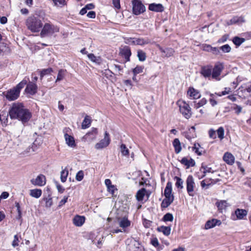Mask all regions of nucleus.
<instances>
[{
	"mask_svg": "<svg viewBox=\"0 0 251 251\" xmlns=\"http://www.w3.org/2000/svg\"><path fill=\"white\" fill-rule=\"evenodd\" d=\"M179 108L180 112L187 119H189L192 116L191 108L189 105L185 101L179 100L176 103Z\"/></svg>",
	"mask_w": 251,
	"mask_h": 251,
	"instance_id": "20e7f679",
	"label": "nucleus"
},
{
	"mask_svg": "<svg viewBox=\"0 0 251 251\" xmlns=\"http://www.w3.org/2000/svg\"><path fill=\"white\" fill-rule=\"evenodd\" d=\"M158 48L160 51L162 53L165 54V56L167 57H169L173 55L174 53L175 52V50L171 48H167L166 49H163L162 47L158 45Z\"/></svg>",
	"mask_w": 251,
	"mask_h": 251,
	"instance_id": "5701e85b",
	"label": "nucleus"
},
{
	"mask_svg": "<svg viewBox=\"0 0 251 251\" xmlns=\"http://www.w3.org/2000/svg\"><path fill=\"white\" fill-rule=\"evenodd\" d=\"M212 67L211 66H205L201 68V74L204 77H209L212 75Z\"/></svg>",
	"mask_w": 251,
	"mask_h": 251,
	"instance_id": "f3484780",
	"label": "nucleus"
},
{
	"mask_svg": "<svg viewBox=\"0 0 251 251\" xmlns=\"http://www.w3.org/2000/svg\"><path fill=\"white\" fill-rule=\"evenodd\" d=\"M173 146L176 153H179L181 151L180 142L178 139L176 138L173 142Z\"/></svg>",
	"mask_w": 251,
	"mask_h": 251,
	"instance_id": "cd10ccee",
	"label": "nucleus"
},
{
	"mask_svg": "<svg viewBox=\"0 0 251 251\" xmlns=\"http://www.w3.org/2000/svg\"><path fill=\"white\" fill-rule=\"evenodd\" d=\"M234 157L230 153L226 152L223 156V160L228 164L232 165L234 162Z\"/></svg>",
	"mask_w": 251,
	"mask_h": 251,
	"instance_id": "b1692460",
	"label": "nucleus"
},
{
	"mask_svg": "<svg viewBox=\"0 0 251 251\" xmlns=\"http://www.w3.org/2000/svg\"><path fill=\"white\" fill-rule=\"evenodd\" d=\"M120 53L125 57L126 61L130 60V56L131 54L130 49L128 46L124 47L120 50Z\"/></svg>",
	"mask_w": 251,
	"mask_h": 251,
	"instance_id": "dca6fc26",
	"label": "nucleus"
},
{
	"mask_svg": "<svg viewBox=\"0 0 251 251\" xmlns=\"http://www.w3.org/2000/svg\"><path fill=\"white\" fill-rule=\"evenodd\" d=\"M65 71L64 70H60L59 71L56 82L62 80L65 75Z\"/></svg>",
	"mask_w": 251,
	"mask_h": 251,
	"instance_id": "09e8293b",
	"label": "nucleus"
},
{
	"mask_svg": "<svg viewBox=\"0 0 251 251\" xmlns=\"http://www.w3.org/2000/svg\"><path fill=\"white\" fill-rule=\"evenodd\" d=\"M132 10L135 15H138L144 13L146 10V7L139 0H132Z\"/></svg>",
	"mask_w": 251,
	"mask_h": 251,
	"instance_id": "39448f33",
	"label": "nucleus"
},
{
	"mask_svg": "<svg viewBox=\"0 0 251 251\" xmlns=\"http://www.w3.org/2000/svg\"><path fill=\"white\" fill-rule=\"evenodd\" d=\"M44 201H45L46 206L50 207L52 204V199L50 198H46L44 199Z\"/></svg>",
	"mask_w": 251,
	"mask_h": 251,
	"instance_id": "864d4df0",
	"label": "nucleus"
},
{
	"mask_svg": "<svg viewBox=\"0 0 251 251\" xmlns=\"http://www.w3.org/2000/svg\"><path fill=\"white\" fill-rule=\"evenodd\" d=\"M44 17L35 14L33 16L28 17L26 20V25L27 28L33 32H38L43 26L42 20Z\"/></svg>",
	"mask_w": 251,
	"mask_h": 251,
	"instance_id": "f03ea898",
	"label": "nucleus"
},
{
	"mask_svg": "<svg viewBox=\"0 0 251 251\" xmlns=\"http://www.w3.org/2000/svg\"><path fill=\"white\" fill-rule=\"evenodd\" d=\"M220 49L225 53L229 52L231 50V48L228 44L221 47Z\"/></svg>",
	"mask_w": 251,
	"mask_h": 251,
	"instance_id": "8fccbe9b",
	"label": "nucleus"
},
{
	"mask_svg": "<svg viewBox=\"0 0 251 251\" xmlns=\"http://www.w3.org/2000/svg\"><path fill=\"white\" fill-rule=\"evenodd\" d=\"M212 46L210 45L204 44L202 45V50L204 51L210 52Z\"/></svg>",
	"mask_w": 251,
	"mask_h": 251,
	"instance_id": "bf43d9fd",
	"label": "nucleus"
},
{
	"mask_svg": "<svg viewBox=\"0 0 251 251\" xmlns=\"http://www.w3.org/2000/svg\"><path fill=\"white\" fill-rule=\"evenodd\" d=\"M247 215V211L242 209H237L235 211V214L232 215L231 218L233 220L242 219Z\"/></svg>",
	"mask_w": 251,
	"mask_h": 251,
	"instance_id": "9b49d317",
	"label": "nucleus"
},
{
	"mask_svg": "<svg viewBox=\"0 0 251 251\" xmlns=\"http://www.w3.org/2000/svg\"><path fill=\"white\" fill-rule=\"evenodd\" d=\"M30 182L34 185L43 186L46 184V177L44 175L40 174L36 178L32 179Z\"/></svg>",
	"mask_w": 251,
	"mask_h": 251,
	"instance_id": "6e6552de",
	"label": "nucleus"
},
{
	"mask_svg": "<svg viewBox=\"0 0 251 251\" xmlns=\"http://www.w3.org/2000/svg\"><path fill=\"white\" fill-rule=\"evenodd\" d=\"M112 69L114 70L116 72H120L122 71L123 68L121 66L117 64H114L112 66Z\"/></svg>",
	"mask_w": 251,
	"mask_h": 251,
	"instance_id": "5fc2aeb1",
	"label": "nucleus"
},
{
	"mask_svg": "<svg viewBox=\"0 0 251 251\" xmlns=\"http://www.w3.org/2000/svg\"><path fill=\"white\" fill-rule=\"evenodd\" d=\"M88 57L89 59H90L93 62H96L97 57L93 53H90L88 55Z\"/></svg>",
	"mask_w": 251,
	"mask_h": 251,
	"instance_id": "338daca9",
	"label": "nucleus"
},
{
	"mask_svg": "<svg viewBox=\"0 0 251 251\" xmlns=\"http://www.w3.org/2000/svg\"><path fill=\"white\" fill-rule=\"evenodd\" d=\"M230 90V88H226L225 91H222L221 93H219V94L216 93V94H217L219 96H222L223 95H225L227 94H228L229 93Z\"/></svg>",
	"mask_w": 251,
	"mask_h": 251,
	"instance_id": "680f3d73",
	"label": "nucleus"
},
{
	"mask_svg": "<svg viewBox=\"0 0 251 251\" xmlns=\"http://www.w3.org/2000/svg\"><path fill=\"white\" fill-rule=\"evenodd\" d=\"M218 138L222 140L224 138V129L223 127H220L217 130Z\"/></svg>",
	"mask_w": 251,
	"mask_h": 251,
	"instance_id": "de8ad7c7",
	"label": "nucleus"
},
{
	"mask_svg": "<svg viewBox=\"0 0 251 251\" xmlns=\"http://www.w3.org/2000/svg\"><path fill=\"white\" fill-rule=\"evenodd\" d=\"M59 31V28L56 25L50 23H46L41 30V35L42 37L50 36Z\"/></svg>",
	"mask_w": 251,
	"mask_h": 251,
	"instance_id": "7ed1b4c3",
	"label": "nucleus"
},
{
	"mask_svg": "<svg viewBox=\"0 0 251 251\" xmlns=\"http://www.w3.org/2000/svg\"><path fill=\"white\" fill-rule=\"evenodd\" d=\"M137 56L138 57L139 60L141 61H145L146 58V53L142 50H138Z\"/></svg>",
	"mask_w": 251,
	"mask_h": 251,
	"instance_id": "a19ab883",
	"label": "nucleus"
},
{
	"mask_svg": "<svg viewBox=\"0 0 251 251\" xmlns=\"http://www.w3.org/2000/svg\"><path fill=\"white\" fill-rule=\"evenodd\" d=\"M172 184L171 182H168L166 187L164 190V196L166 199H174V197L172 194Z\"/></svg>",
	"mask_w": 251,
	"mask_h": 251,
	"instance_id": "2eb2a0df",
	"label": "nucleus"
},
{
	"mask_svg": "<svg viewBox=\"0 0 251 251\" xmlns=\"http://www.w3.org/2000/svg\"><path fill=\"white\" fill-rule=\"evenodd\" d=\"M174 201V199H166L165 198L162 203H161V207L162 208H167Z\"/></svg>",
	"mask_w": 251,
	"mask_h": 251,
	"instance_id": "c9c22d12",
	"label": "nucleus"
},
{
	"mask_svg": "<svg viewBox=\"0 0 251 251\" xmlns=\"http://www.w3.org/2000/svg\"><path fill=\"white\" fill-rule=\"evenodd\" d=\"M151 244L155 247H157L159 245V242L156 238L153 239L151 241Z\"/></svg>",
	"mask_w": 251,
	"mask_h": 251,
	"instance_id": "774afa93",
	"label": "nucleus"
},
{
	"mask_svg": "<svg viewBox=\"0 0 251 251\" xmlns=\"http://www.w3.org/2000/svg\"><path fill=\"white\" fill-rule=\"evenodd\" d=\"M174 180H176L175 185H176V186L177 188H179L180 189H182L183 188V181L182 180V179L181 178H180L177 176H175L174 177Z\"/></svg>",
	"mask_w": 251,
	"mask_h": 251,
	"instance_id": "473e14b6",
	"label": "nucleus"
},
{
	"mask_svg": "<svg viewBox=\"0 0 251 251\" xmlns=\"http://www.w3.org/2000/svg\"><path fill=\"white\" fill-rule=\"evenodd\" d=\"M42 195V190L39 189H32L30 190V195L35 198H39Z\"/></svg>",
	"mask_w": 251,
	"mask_h": 251,
	"instance_id": "7c9ffc66",
	"label": "nucleus"
},
{
	"mask_svg": "<svg viewBox=\"0 0 251 251\" xmlns=\"http://www.w3.org/2000/svg\"><path fill=\"white\" fill-rule=\"evenodd\" d=\"M174 220V217L172 214L170 213H166L163 217L162 220L164 222H172Z\"/></svg>",
	"mask_w": 251,
	"mask_h": 251,
	"instance_id": "79ce46f5",
	"label": "nucleus"
},
{
	"mask_svg": "<svg viewBox=\"0 0 251 251\" xmlns=\"http://www.w3.org/2000/svg\"><path fill=\"white\" fill-rule=\"evenodd\" d=\"M10 117L12 119H18L23 123H26L31 118V114L21 103H14L9 111Z\"/></svg>",
	"mask_w": 251,
	"mask_h": 251,
	"instance_id": "f257e3e1",
	"label": "nucleus"
},
{
	"mask_svg": "<svg viewBox=\"0 0 251 251\" xmlns=\"http://www.w3.org/2000/svg\"><path fill=\"white\" fill-rule=\"evenodd\" d=\"M149 9L156 12H161L164 11V8L161 4L153 3L149 5Z\"/></svg>",
	"mask_w": 251,
	"mask_h": 251,
	"instance_id": "aec40b11",
	"label": "nucleus"
},
{
	"mask_svg": "<svg viewBox=\"0 0 251 251\" xmlns=\"http://www.w3.org/2000/svg\"><path fill=\"white\" fill-rule=\"evenodd\" d=\"M110 138L109 133L105 131L103 139H101L99 143L95 145V149L100 150L107 147L110 144Z\"/></svg>",
	"mask_w": 251,
	"mask_h": 251,
	"instance_id": "423d86ee",
	"label": "nucleus"
},
{
	"mask_svg": "<svg viewBox=\"0 0 251 251\" xmlns=\"http://www.w3.org/2000/svg\"><path fill=\"white\" fill-rule=\"evenodd\" d=\"M85 221V217L78 215H75L73 219V223L76 226H81Z\"/></svg>",
	"mask_w": 251,
	"mask_h": 251,
	"instance_id": "4468645a",
	"label": "nucleus"
},
{
	"mask_svg": "<svg viewBox=\"0 0 251 251\" xmlns=\"http://www.w3.org/2000/svg\"><path fill=\"white\" fill-rule=\"evenodd\" d=\"M215 183L216 181H214V180L212 178H210L209 179H205L202 180L201 181V184L202 188H204Z\"/></svg>",
	"mask_w": 251,
	"mask_h": 251,
	"instance_id": "2f4dec72",
	"label": "nucleus"
},
{
	"mask_svg": "<svg viewBox=\"0 0 251 251\" xmlns=\"http://www.w3.org/2000/svg\"><path fill=\"white\" fill-rule=\"evenodd\" d=\"M112 3L116 8H120L121 6L120 3V0H112Z\"/></svg>",
	"mask_w": 251,
	"mask_h": 251,
	"instance_id": "052dcab7",
	"label": "nucleus"
},
{
	"mask_svg": "<svg viewBox=\"0 0 251 251\" xmlns=\"http://www.w3.org/2000/svg\"><path fill=\"white\" fill-rule=\"evenodd\" d=\"M209 136L211 138L215 139L216 138V131L213 129H210L209 131Z\"/></svg>",
	"mask_w": 251,
	"mask_h": 251,
	"instance_id": "13d9d810",
	"label": "nucleus"
},
{
	"mask_svg": "<svg viewBox=\"0 0 251 251\" xmlns=\"http://www.w3.org/2000/svg\"><path fill=\"white\" fill-rule=\"evenodd\" d=\"M195 187V182L193 177L189 175L186 179V189L189 196L193 197L194 196V190Z\"/></svg>",
	"mask_w": 251,
	"mask_h": 251,
	"instance_id": "0eeeda50",
	"label": "nucleus"
},
{
	"mask_svg": "<svg viewBox=\"0 0 251 251\" xmlns=\"http://www.w3.org/2000/svg\"><path fill=\"white\" fill-rule=\"evenodd\" d=\"M245 41V39L244 38H240L238 36L234 37L232 39L233 43L237 46L241 45Z\"/></svg>",
	"mask_w": 251,
	"mask_h": 251,
	"instance_id": "4c0bfd02",
	"label": "nucleus"
},
{
	"mask_svg": "<svg viewBox=\"0 0 251 251\" xmlns=\"http://www.w3.org/2000/svg\"><path fill=\"white\" fill-rule=\"evenodd\" d=\"M207 102V100L205 98H203L201 99L199 102H194V108L196 109H198L200 107L205 105Z\"/></svg>",
	"mask_w": 251,
	"mask_h": 251,
	"instance_id": "e433bc0d",
	"label": "nucleus"
},
{
	"mask_svg": "<svg viewBox=\"0 0 251 251\" xmlns=\"http://www.w3.org/2000/svg\"><path fill=\"white\" fill-rule=\"evenodd\" d=\"M84 177V173L82 171H79L78 172V173L76 174L75 176V178L77 181H81L83 179Z\"/></svg>",
	"mask_w": 251,
	"mask_h": 251,
	"instance_id": "3c124183",
	"label": "nucleus"
},
{
	"mask_svg": "<svg viewBox=\"0 0 251 251\" xmlns=\"http://www.w3.org/2000/svg\"><path fill=\"white\" fill-rule=\"evenodd\" d=\"M228 35L225 34L220 39H219L218 41L219 43H224L227 41L228 38Z\"/></svg>",
	"mask_w": 251,
	"mask_h": 251,
	"instance_id": "6e6d98bb",
	"label": "nucleus"
},
{
	"mask_svg": "<svg viewBox=\"0 0 251 251\" xmlns=\"http://www.w3.org/2000/svg\"><path fill=\"white\" fill-rule=\"evenodd\" d=\"M55 5L61 6L65 5V0H52Z\"/></svg>",
	"mask_w": 251,
	"mask_h": 251,
	"instance_id": "603ef678",
	"label": "nucleus"
},
{
	"mask_svg": "<svg viewBox=\"0 0 251 251\" xmlns=\"http://www.w3.org/2000/svg\"><path fill=\"white\" fill-rule=\"evenodd\" d=\"M64 138L67 145L71 148H74L76 145L74 138L67 133L64 134Z\"/></svg>",
	"mask_w": 251,
	"mask_h": 251,
	"instance_id": "4be33fe9",
	"label": "nucleus"
},
{
	"mask_svg": "<svg viewBox=\"0 0 251 251\" xmlns=\"http://www.w3.org/2000/svg\"><path fill=\"white\" fill-rule=\"evenodd\" d=\"M245 20L242 17L235 16L233 17L230 20L226 22V25H232L233 24H241L244 23Z\"/></svg>",
	"mask_w": 251,
	"mask_h": 251,
	"instance_id": "412c9836",
	"label": "nucleus"
},
{
	"mask_svg": "<svg viewBox=\"0 0 251 251\" xmlns=\"http://www.w3.org/2000/svg\"><path fill=\"white\" fill-rule=\"evenodd\" d=\"M121 151L123 155L128 156L129 155V151L125 144L121 145Z\"/></svg>",
	"mask_w": 251,
	"mask_h": 251,
	"instance_id": "c03bdc74",
	"label": "nucleus"
},
{
	"mask_svg": "<svg viewBox=\"0 0 251 251\" xmlns=\"http://www.w3.org/2000/svg\"><path fill=\"white\" fill-rule=\"evenodd\" d=\"M201 169H203V175L202 177H204L206 175V173H213L214 171L212 170V168L211 167H209L207 166H203V165L201 166Z\"/></svg>",
	"mask_w": 251,
	"mask_h": 251,
	"instance_id": "a18cd8bd",
	"label": "nucleus"
},
{
	"mask_svg": "<svg viewBox=\"0 0 251 251\" xmlns=\"http://www.w3.org/2000/svg\"><path fill=\"white\" fill-rule=\"evenodd\" d=\"M87 16L89 18H92V19H94L96 17V13L95 11H89L87 14Z\"/></svg>",
	"mask_w": 251,
	"mask_h": 251,
	"instance_id": "69168bd1",
	"label": "nucleus"
},
{
	"mask_svg": "<svg viewBox=\"0 0 251 251\" xmlns=\"http://www.w3.org/2000/svg\"><path fill=\"white\" fill-rule=\"evenodd\" d=\"M136 41V45L141 46L146 45L150 43V40L149 39L137 38Z\"/></svg>",
	"mask_w": 251,
	"mask_h": 251,
	"instance_id": "ea45409f",
	"label": "nucleus"
},
{
	"mask_svg": "<svg viewBox=\"0 0 251 251\" xmlns=\"http://www.w3.org/2000/svg\"><path fill=\"white\" fill-rule=\"evenodd\" d=\"M26 87L25 89V91L26 93L33 95L37 92V86L33 82H29L28 83H27Z\"/></svg>",
	"mask_w": 251,
	"mask_h": 251,
	"instance_id": "f8f14e48",
	"label": "nucleus"
},
{
	"mask_svg": "<svg viewBox=\"0 0 251 251\" xmlns=\"http://www.w3.org/2000/svg\"><path fill=\"white\" fill-rule=\"evenodd\" d=\"M144 67L141 66H137L133 70V73L135 75L143 72Z\"/></svg>",
	"mask_w": 251,
	"mask_h": 251,
	"instance_id": "49530a36",
	"label": "nucleus"
},
{
	"mask_svg": "<svg viewBox=\"0 0 251 251\" xmlns=\"http://www.w3.org/2000/svg\"><path fill=\"white\" fill-rule=\"evenodd\" d=\"M29 80L28 78H25L22 81H21L15 88L16 90H18L19 91V92L20 93L21 90L25 85L27 84V81Z\"/></svg>",
	"mask_w": 251,
	"mask_h": 251,
	"instance_id": "72a5a7b5",
	"label": "nucleus"
},
{
	"mask_svg": "<svg viewBox=\"0 0 251 251\" xmlns=\"http://www.w3.org/2000/svg\"><path fill=\"white\" fill-rule=\"evenodd\" d=\"M223 69V66L222 64H216L212 70V78L217 79L218 77V76L220 75Z\"/></svg>",
	"mask_w": 251,
	"mask_h": 251,
	"instance_id": "ddd939ff",
	"label": "nucleus"
},
{
	"mask_svg": "<svg viewBox=\"0 0 251 251\" xmlns=\"http://www.w3.org/2000/svg\"><path fill=\"white\" fill-rule=\"evenodd\" d=\"M200 147V145L198 144L197 145L195 144L194 146L193 147V149L195 150V152L199 155H201V152L199 151V148Z\"/></svg>",
	"mask_w": 251,
	"mask_h": 251,
	"instance_id": "0e129e2a",
	"label": "nucleus"
},
{
	"mask_svg": "<svg viewBox=\"0 0 251 251\" xmlns=\"http://www.w3.org/2000/svg\"><path fill=\"white\" fill-rule=\"evenodd\" d=\"M157 230L159 232H162L165 235L168 236L170 234L171 228L170 226H162L158 227Z\"/></svg>",
	"mask_w": 251,
	"mask_h": 251,
	"instance_id": "bb28decb",
	"label": "nucleus"
},
{
	"mask_svg": "<svg viewBox=\"0 0 251 251\" xmlns=\"http://www.w3.org/2000/svg\"><path fill=\"white\" fill-rule=\"evenodd\" d=\"M68 197V196H65L63 199L59 202L58 206L61 207L64 204H65V203L67 201Z\"/></svg>",
	"mask_w": 251,
	"mask_h": 251,
	"instance_id": "e2e57ef3",
	"label": "nucleus"
},
{
	"mask_svg": "<svg viewBox=\"0 0 251 251\" xmlns=\"http://www.w3.org/2000/svg\"><path fill=\"white\" fill-rule=\"evenodd\" d=\"M68 175V171L67 169H65L61 172L60 179L62 182H65L66 181Z\"/></svg>",
	"mask_w": 251,
	"mask_h": 251,
	"instance_id": "58836bf2",
	"label": "nucleus"
},
{
	"mask_svg": "<svg viewBox=\"0 0 251 251\" xmlns=\"http://www.w3.org/2000/svg\"><path fill=\"white\" fill-rule=\"evenodd\" d=\"M91 118L88 116H86L83 120L81 127L82 129H86L89 127L91 125Z\"/></svg>",
	"mask_w": 251,
	"mask_h": 251,
	"instance_id": "c85d7f7f",
	"label": "nucleus"
},
{
	"mask_svg": "<svg viewBox=\"0 0 251 251\" xmlns=\"http://www.w3.org/2000/svg\"><path fill=\"white\" fill-rule=\"evenodd\" d=\"M52 72V69L50 68L46 69H43L40 72V78L42 79L43 77Z\"/></svg>",
	"mask_w": 251,
	"mask_h": 251,
	"instance_id": "37998d69",
	"label": "nucleus"
},
{
	"mask_svg": "<svg viewBox=\"0 0 251 251\" xmlns=\"http://www.w3.org/2000/svg\"><path fill=\"white\" fill-rule=\"evenodd\" d=\"M126 251H143L141 246H137L135 244H130L127 247Z\"/></svg>",
	"mask_w": 251,
	"mask_h": 251,
	"instance_id": "c756f323",
	"label": "nucleus"
},
{
	"mask_svg": "<svg viewBox=\"0 0 251 251\" xmlns=\"http://www.w3.org/2000/svg\"><path fill=\"white\" fill-rule=\"evenodd\" d=\"M187 93L190 97H192L193 99H198L201 97L200 93L193 88H189Z\"/></svg>",
	"mask_w": 251,
	"mask_h": 251,
	"instance_id": "393cba45",
	"label": "nucleus"
},
{
	"mask_svg": "<svg viewBox=\"0 0 251 251\" xmlns=\"http://www.w3.org/2000/svg\"><path fill=\"white\" fill-rule=\"evenodd\" d=\"M116 219L120 226L123 229L129 226L130 225V222L126 216L122 217L116 216Z\"/></svg>",
	"mask_w": 251,
	"mask_h": 251,
	"instance_id": "1a4fd4ad",
	"label": "nucleus"
},
{
	"mask_svg": "<svg viewBox=\"0 0 251 251\" xmlns=\"http://www.w3.org/2000/svg\"><path fill=\"white\" fill-rule=\"evenodd\" d=\"M19 239L17 235H15L14 237V240L12 242V245L13 247H16L19 245Z\"/></svg>",
	"mask_w": 251,
	"mask_h": 251,
	"instance_id": "4d7b16f0",
	"label": "nucleus"
},
{
	"mask_svg": "<svg viewBox=\"0 0 251 251\" xmlns=\"http://www.w3.org/2000/svg\"><path fill=\"white\" fill-rule=\"evenodd\" d=\"M221 224L220 220L213 219L211 220H208L205 224V229H208L214 227L216 225L220 226Z\"/></svg>",
	"mask_w": 251,
	"mask_h": 251,
	"instance_id": "6ab92c4d",
	"label": "nucleus"
},
{
	"mask_svg": "<svg viewBox=\"0 0 251 251\" xmlns=\"http://www.w3.org/2000/svg\"><path fill=\"white\" fill-rule=\"evenodd\" d=\"M146 193L147 191L144 188L139 190L136 194V198L137 200L139 201H142L143 200L144 197L146 194Z\"/></svg>",
	"mask_w": 251,
	"mask_h": 251,
	"instance_id": "a878e982",
	"label": "nucleus"
},
{
	"mask_svg": "<svg viewBox=\"0 0 251 251\" xmlns=\"http://www.w3.org/2000/svg\"><path fill=\"white\" fill-rule=\"evenodd\" d=\"M19 91L16 90L15 88L7 92L6 98L9 100H16L19 96Z\"/></svg>",
	"mask_w": 251,
	"mask_h": 251,
	"instance_id": "9d476101",
	"label": "nucleus"
},
{
	"mask_svg": "<svg viewBox=\"0 0 251 251\" xmlns=\"http://www.w3.org/2000/svg\"><path fill=\"white\" fill-rule=\"evenodd\" d=\"M180 162L182 164L186 166L187 169L195 166L196 164L195 161L193 159L190 158L188 159L187 157H183Z\"/></svg>",
	"mask_w": 251,
	"mask_h": 251,
	"instance_id": "a211bd4d",
	"label": "nucleus"
},
{
	"mask_svg": "<svg viewBox=\"0 0 251 251\" xmlns=\"http://www.w3.org/2000/svg\"><path fill=\"white\" fill-rule=\"evenodd\" d=\"M216 205L219 210H222L228 206V204L226 201H221L217 202Z\"/></svg>",
	"mask_w": 251,
	"mask_h": 251,
	"instance_id": "f704fd0d",
	"label": "nucleus"
}]
</instances>
